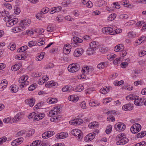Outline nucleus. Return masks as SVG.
Segmentation results:
<instances>
[{"mask_svg": "<svg viewBox=\"0 0 146 146\" xmlns=\"http://www.w3.org/2000/svg\"><path fill=\"white\" fill-rule=\"evenodd\" d=\"M74 44L73 43H71V45H68V46L69 47L68 48H63V52L64 53L66 54H68L70 52V51L71 50V46H75V45H74Z\"/></svg>", "mask_w": 146, "mask_h": 146, "instance_id": "obj_20", "label": "nucleus"}, {"mask_svg": "<svg viewBox=\"0 0 146 146\" xmlns=\"http://www.w3.org/2000/svg\"><path fill=\"white\" fill-rule=\"evenodd\" d=\"M60 108L58 106L54 107L53 109L50 111L48 115L50 117H55L59 113Z\"/></svg>", "mask_w": 146, "mask_h": 146, "instance_id": "obj_3", "label": "nucleus"}, {"mask_svg": "<svg viewBox=\"0 0 146 146\" xmlns=\"http://www.w3.org/2000/svg\"><path fill=\"white\" fill-rule=\"evenodd\" d=\"M19 27H16L13 28L12 29L13 31L15 33H16L20 32L21 31L23 30L22 28Z\"/></svg>", "mask_w": 146, "mask_h": 146, "instance_id": "obj_32", "label": "nucleus"}, {"mask_svg": "<svg viewBox=\"0 0 146 146\" xmlns=\"http://www.w3.org/2000/svg\"><path fill=\"white\" fill-rule=\"evenodd\" d=\"M95 50L91 48H88L87 50V53L89 55H91L93 54Z\"/></svg>", "mask_w": 146, "mask_h": 146, "instance_id": "obj_46", "label": "nucleus"}, {"mask_svg": "<svg viewBox=\"0 0 146 146\" xmlns=\"http://www.w3.org/2000/svg\"><path fill=\"white\" fill-rule=\"evenodd\" d=\"M84 88V87L82 85H79L76 87L75 90L76 92H81L83 90Z\"/></svg>", "mask_w": 146, "mask_h": 146, "instance_id": "obj_30", "label": "nucleus"}, {"mask_svg": "<svg viewBox=\"0 0 146 146\" xmlns=\"http://www.w3.org/2000/svg\"><path fill=\"white\" fill-rule=\"evenodd\" d=\"M18 88L16 87L15 85H13L10 87V89L12 91V92L15 93L18 91Z\"/></svg>", "mask_w": 146, "mask_h": 146, "instance_id": "obj_31", "label": "nucleus"}, {"mask_svg": "<svg viewBox=\"0 0 146 146\" xmlns=\"http://www.w3.org/2000/svg\"><path fill=\"white\" fill-rule=\"evenodd\" d=\"M23 82H24V81L27 80L28 78V76L27 75H25L21 77Z\"/></svg>", "mask_w": 146, "mask_h": 146, "instance_id": "obj_57", "label": "nucleus"}, {"mask_svg": "<svg viewBox=\"0 0 146 146\" xmlns=\"http://www.w3.org/2000/svg\"><path fill=\"white\" fill-rule=\"evenodd\" d=\"M18 21V19L17 18H12L9 21L7 22L6 26L10 27L16 24Z\"/></svg>", "mask_w": 146, "mask_h": 146, "instance_id": "obj_8", "label": "nucleus"}, {"mask_svg": "<svg viewBox=\"0 0 146 146\" xmlns=\"http://www.w3.org/2000/svg\"><path fill=\"white\" fill-rule=\"evenodd\" d=\"M27 46H23L21 47L17 50V52H22L25 51L27 49Z\"/></svg>", "mask_w": 146, "mask_h": 146, "instance_id": "obj_39", "label": "nucleus"}, {"mask_svg": "<svg viewBox=\"0 0 146 146\" xmlns=\"http://www.w3.org/2000/svg\"><path fill=\"white\" fill-rule=\"evenodd\" d=\"M8 48L10 49L11 50H13L16 48V45L15 44H13L11 45L8 46Z\"/></svg>", "mask_w": 146, "mask_h": 146, "instance_id": "obj_52", "label": "nucleus"}, {"mask_svg": "<svg viewBox=\"0 0 146 146\" xmlns=\"http://www.w3.org/2000/svg\"><path fill=\"white\" fill-rule=\"evenodd\" d=\"M86 5V6L88 8H91L93 5L91 1H89Z\"/></svg>", "mask_w": 146, "mask_h": 146, "instance_id": "obj_64", "label": "nucleus"}, {"mask_svg": "<svg viewBox=\"0 0 146 146\" xmlns=\"http://www.w3.org/2000/svg\"><path fill=\"white\" fill-rule=\"evenodd\" d=\"M113 29L110 27H105L103 28L102 29V32L104 33L111 34V35L113 32Z\"/></svg>", "mask_w": 146, "mask_h": 146, "instance_id": "obj_11", "label": "nucleus"}, {"mask_svg": "<svg viewBox=\"0 0 146 146\" xmlns=\"http://www.w3.org/2000/svg\"><path fill=\"white\" fill-rule=\"evenodd\" d=\"M37 85L36 84H34L30 86L28 88L30 91H32L34 90L36 87Z\"/></svg>", "mask_w": 146, "mask_h": 146, "instance_id": "obj_42", "label": "nucleus"}, {"mask_svg": "<svg viewBox=\"0 0 146 146\" xmlns=\"http://www.w3.org/2000/svg\"><path fill=\"white\" fill-rule=\"evenodd\" d=\"M136 96H134L132 94H130L126 97V99L128 100H135Z\"/></svg>", "mask_w": 146, "mask_h": 146, "instance_id": "obj_33", "label": "nucleus"}, {"mask_svg": "<svg viewBox=\"0 0 146 146\" xmlns=\"http://www.w3.org/2000/svg\"><path fill=\"white\" fill-rule=\"evenodd\" d=\"M29 84V82L27 80H26L24 81V82H23V84H21L20 86V87L21 88H23L25 86H26L28 85Z\"/></svg>", "mask_w": 146, "mask_h": 146, "instance_id": "obj_53", "label": "nucleus"}, {"mask_svg": "<svg viewBox=\"0 0 146 146\" xmlns=\"http://www.w3.org/2000/svg\"><path fill=\"white\" fill-rule=\"evenodd\" d=\"M112 129V127L111 125H110L107 127L106 130V132L107 134H108L111 133Z\"/></svg>", "mask_w": 146, "mask_h": 146, "instance_id": "obj_41", "label": "nucleus"}, {"mask_svg": "<svg viewBox=\"0 0 146 146\" xmlns=\"http://www.w3.org/2000/svg\"><path fill=\"white\" fill-rule=\"evenodd\" d=\"M72 87L71 86H66L62 88V91L63 92H66L67 91H70L72 89Z\"/></svg>", "mask_w": 146, "mask_h": 146, "instance_id": "obj_28", "label": "nucleus"}, {"mask_svg": "<svg viewBox=\"0 0 146 146\" xmlns=\"http://www.w3.org/2000/svg\"><path fill=\"white\" fill-rule=\"evenodd\" d=\"M7 139V137L5 136H4L2 138H0V144H1L5 142L6 141Z\"/></svg>", "mask_w": 146, "mask_h": 146, "instance_id": "obj_51", "label": "nucleus"}, {"mask_svg": "<svg viewBox=\"0 0 146 146\" xmlns=\"http://www.w3.org/2000/svg\"><path fill=\"white\" fill-rule=\"evenodd\" d=\"M128 141L127 138L123 137L120 140L116 142V144L117 145H124L127 143Z\"/></svg>", "mask_w": 146, "mask_h": 146, "instance_id": "obj_12", "label": "nucleus"}, {"mask_svg": "<svg viewBox=\"0 0 146 146\" xmlns=\"http://www.w3.org/2000/svg\"><path fill=\"white\" fill-rule=\"evenodd\" d=\"M49 9L47 7H46L45 8H43L41 10V13H43L45 14L47 13L49 11Z\"/></svg>", "mask_w": 146, "mask_h": 146, "instance_id": "obj_60", "label": "nucleus"}, {"mask_svg": "<svg viewBox=\"0 0 146 146\" xmlns=\"http://www.w3.org/2000/svg\"><path fill=\"white\" fill-rule=\"evenodd\" d=\"M42 75V73L40 72H37L33 74V76L34 77H37L40 76Z\"/></svg>", "mask_w": 146, "mask_h": 146, "instance_id": "obj_54", "label": "nucleus"}, {"mask_svg": "<svg viewBox=\"0 0 146 146\" xmlns=\"http://www.w3.org/2000/svg\"><path fill=\"white\" fill-rule=\"evenodd\" d=\"M116 17V14L115 13L111 14L108 17V20L109 21H112L115 19Z\"/></svg>", "mask_w": 146, "mask_h": 146, "instance_id": "obj_35", "label": "nucleus"}, {"mask_svg": "<svg viewBox=\"0 0 146 146\" xmlns=\"http://www.w3.org/2000/svg\"><path fill=\"white\" fill-rule=\"evenodd\" d=\"M48 103L50 104H54L57 102V99L55 98H51L50 99H48Z\"/></svg>", "mask_w": 146, "mask_h": 146, "instance_id": "obj_36", "label": "nucleus"}, {"mask_svg": "<svg viewBox=\"0 0 146 146\" xmlns=\"http://www.w3.org/2000/svg\"><path fill=\"white\" fill-rule=\"evenodd\" d=\"M35 132L34 129H32L31 130L29 131L28 133L27 134V136L29 137L31 136Z\"/></svg>", "mask_w": 146, "mask_h": 146, "instance_id": "obj_45", "label": "nucleus"}, {"mask_svg": "<svg viewBox=\"0 0 146 146\" xmlns=\"http://www.w3.org/2000/svg\"><path fill=\"white\" fill-rule=\"evenodd\" d=\"M88 135H89V137L90 141L93 140L95 137V135H94L93 133H90L88 134Z\"/></svg>", "mask_w": 146, "mask_h": 146, "instance_id": "obj_58", "label": "nucleus"}, {"mask_svg": "<svg viewBox=\"0 0 146 146\" xmlns=\"http://www.w3.org/2000/svg\"><path fill=\"white\" fill-rule=\"evenodd\" d=\"M144 98H139V96H135V99L134 101V103L136 105L140 106H142L144 101Z\"/></svg>", "mask_w": 146, "mask_h": 146, "instance_id": "obj_7", "label": "nucleus"}, {"mask_svg": "<svg viewBox=\"0 0 146 146\" xmlns=\"http://www.w3.org/2000/svg\"><path fill=\"white\" fill-rule=\"evenodd\" d=\"M133 109L130 103H128L122 106V109L125 111H129Z\"/></svg>", "mask_w": 146, "mask_h": 146, "instance_id": "obj_15", "label": "nucleus"}, {"mask_svg": "<svg viewBox=\"0 0 146 146\" xmlns=\"http://www.w3.org/2000/svg\"><path fill=\"white\" fill-rule=\"evenodd\" d=\"M13 18V17L11 16L10 15L8 16H6L3 19V20L5 22H7L9 20H10L11 19Z\"/></svg>", "mask_w": 146, "mask_h": 146, "instance_id": "obj_55", "label": "nucleus"}, {"mask_svg": "<svg viewBox=\"0 0 146 146\" xmlns=\"http://www.w3.org/2000/svg\"><path fill=\"white\" fill-rule=\"evenodd\" d=\"M100 91L102 94H105L107 93L109 91V90L107 87L105 86L103 88L101 89Z\"/></svg>", "mask_w": 146, "mask_h": 146, "instance_id": "obj_25", "label": "nucleus"}, {"mask_svg": "<svg viewBox=\"0 0 146 146\" xmlns=\"http://www.w3.org/2000/svg\"><path fill=\"white\" fill-rule=\"evenodd\" d=\"M46 133L47 135H48V138L51 137V136L54 135L55 133L54 131H48L46 132Z\"/></svg>", "mask_w": 146, "mask_h": 146, "instance_id": "obj_48", "label": "nucleus"}, {"mask_svg": "<svg viewBox=\"0 0 146 146\" xmlns=\"http://www.w3.org/2000/svg\"><path fill=\"white\" fill-rule=\"evenodd\" d=\"M71 133L74 136H78V139H82L83 133L80 130L77 129H74L72 130Z\"/></svg>", "mask_w": 146, "mask_h": 146, "instance_id": "obj_6", "label": "nucleus"}, {"mask_svg": "<svg viewBox=\"0 0 146 146\" xmlns=\"http://www.w3.org/2000/svg\"><path fill=\"white\" fill-rule=\"evenodd\" d=\"M19 66L17 64H15L14 65L12 66L11 68V70L13 71H15L19 70Z\"/></svg>", "mask_w": 146, "mask_h": 146, "instance_id": "obj_37", "label": "nucleus"}, {"mask_svg": "<svg viewBox=\"0 0 146 146\" xmlns=\"http://www.w3.org/2000/svg\"><path fill=\"white\" fill-rule=\"evenodd\" d=\"M115 128L116 131H124L125 129V125L121 122H118L115 125Z\"/></svg>", "mask_w": 146, "mask_h": 146, "instance_id": "obj_4", "label": "nucleus"}, {"mask_svg": "<svg viewBox=\"0 0 146 146\" xmlns=\"http://www.w3.org/2000/svg\"><path fill=\"white\" fill-rule=\"evenodd\" d=\"M128 63L127 62H123L121 64V67L123 68H125L128 66Z\"/></svg>", "mask_w": 146, "mask_h": 146, "instance_id": "obj_59", "label": "nucleus"}, {"mask_svg": "<svg viewBox=\"0 0 146 146\" xmlns=\"http://www.w3.org/2000/svg\"><path fill=\"white\" fill-rule=\"evenodd\" d=\"M117 113L115 110L108 111L107 112V114H110L109 119H115L114 117L116 115Z\"/></svg>", "mask_w": 146, "mask_h": 146, "instance_id": "obj_19", "label": "nucleus"}, {"mask_svg": "<svg viewBox=\"0 0 146 146\" xmlns=\"http://www.w3.org/2000/svg\"><path fill=\"white\" fill-rule=\"evenodd\" d=\"M7 84V82L6 80H2L0 84V91H2L6 88Z\"/></svg>", "mask_w": 146, "mask_h": 146, "instance_id": "obj_14", "label": "nucleus"}, {"mask_svg": "<svg viewBox=\"0 0 146 146\" xmlns=\"http://www.w3.org/2000/svg\"><path fill=\"white\" fill-rule=\"evenodd\" d=\"M80 69V66L78 64H72L70 65L68 69L70 72H74L78 71Z\"/></svg>", "mask_w": 146, "mask_h": 146, "instance_id": "obj_1", "label": "nucleus"}, {"mask_svg": "<svg viewBox=\"0 0 146 146\" xmlns=\"http://www.w3.org/2000/svg\"><path fill=\"white\" fill-rule=\"evenodd\" d=\"M73 40L75 42L76 45L78 43H82L83 42V40L82 39L79 38L77 37H74L73 38Z\"/></svg>", "mask_w": 146, "mask_h": 146, "instance_id": "obj_23", "label": "nucleus"}, {"mask_svg": "<svg viewBox=\"0 0 146 146\" xmlns=\"http://www.w3.org/2000/svg\"><path fill=\"white\" fill-rule=\"evenodd\" d=\"M23 141V138L20 137L14 140L11 143V145L13 146H16L21 143Z\"/></svg>", "mask_w": 146, "mask_h": 146, "instance_id": "obj_9", "label": "nucleus"}, {"mask_svg": "<svg viewBox=\"0 0 146 146\" xmlns=\"http://www.w3.org/2000/svg\"><path fill=\"white\" fill-rule=\"evenodd\" d=\"M122 32L121 29H117L114 30V31H113V32L111 35H113L121 33Z\"/></svg>", "mask_w": 146, "mask_h": 146, "instance_id": "obj_47", "label": "nucleus"}, {"mask_svg": "<svg viewBox=\"0 0 146 146\" xmlns=\"http://www.w3.org/2000/svg\"><path fill=\"white\" fill-rule=\"evenodd\" d=\"M120 60V58H116L113 61V64H117L118 63H119Z\"/></svg>", "mask_w": 146, "mask_h": 146, "instance_id": "obj_61", "label": "nucleus"}, {"mask_svg": "<svg viewBox=\"0 0 146 146\" xmlns=\"http://www.w3.org/2000/svg\"><path fill=\"white\" fill-rule=\"evenodd\" d=\"M45 115L43 113H37V118H39V119H43L44 116Z\"/></svg>", "mask_w": 146, "mask_h": 146, "instance_id": "obj_49", "label": "nucleus"}, {"mask_svg": "<svg viewBox=\"0 0 146 146\" xmlns=\"http://www.w3.org/2000/svg\"><path fill=\"white\" fill-rule=\"evenodd\" d=\"M123 49V46L122 45L120 44L115 46L114 49L115 51L117 52L120 50L121 51Z\"/></svg>", "mask_w": 146, "mask_h": 146, "instance_id": "obj_22", "label": "nucleus"}, {"mask_svg": "<svg viewBox=\"0 0 146 146\" xmlns=\"http://www.w3.org/2000/svg\"><path fill=\"white\" fill-rule=\"evenodd\" d=\"M107 66V63L106 62H102L99 64L97 67L99 69H103L105 67Z\"/></svg>", "mask_w": 146, "mask_h": 146, "instance_id": "obj_24", "label": "nucleus"}, {"mask_svg": "<svg viewBox=\"0 0 146 146\" xmlns=\"http://www.w3.org/2000/svg\"><path fill=\"white\" fill-rule=\"evenodd\" d=\"M24 117V115L23 113H19L16 115L15 119H21Z\"/></svg>", "mask_w": 146, "mask_h": 146, "instance_id": "obj_34", "label": "nucleus"}, {"mask_svg": "<svg viewBox=\"0 0 146 146\" xmlns=\"http://www.w3.org/2000/svg\"><path fill=\"white\" fill-rule=\"evenodd\" d=\"M41 142L40 140H37L33 141L30 145V146H37L39 145Z\"/></svg>", "mask_w": 146, "mask_h": 146, "instance_id": "obj_26", "label": "nucleus"}, {"mask_svg": "<svg viewBox=\"0 0 146 146\" xmlns=\"http://www.w3.org/2000/svg\"><path fill=\"white\" fill-rule=\"evenodd\" d=\"M124 82L123 80H121L119 81H115L113 83V84L114 85L118 86L123 84Z\"/></svg>", "mask_w": 146, "mask_h": 146, "instance_id": "obj_38", "label": "nucleus"}, {"mask_svg": "<svg viewBox=\"0 0 146 146\" xmlns=\"http://www.w3.org/2000/svg\"><path fill=\"white\" fill-rule=\"evenodd\" d=\"M119 19H127L128 17V16L126 14H121L119 16Z\"/></svg>", "mask_w": 146, "mask_h": 146, "instance_id": "obj_43", "label": "nucleus"}, {"mask_svg": "<svg viewBox=\"0 0 146 146\" xmlns=\"http://www.w3.org/2000/svg\"><path fill=\"white\" fill-rule=\"evenodd\" d=\"M68 134L67 133L64 132H62L58 133L56 136V137L57 139H60L65 138L68 136Z\"/></svg>", "mask_w": 146, "mask_h": 146, "instance_id": "obj_16", "label": "nucleus"}, {"mask_svg": "<svg viewBox=\"0 0 146 146\" xmlns=\"http://www.w3.org/2000/svg\"><path fill=\"white\" fill-rule=\"evenodd\" d=\"M111 100V98H105L103 100V103H104L107 104L110 102Z\"/></svg>", "mask_w": 146, "mask_h": 146, "instance_id": "obj_62", "label": "nucleus"}, {"mask_svg": "<svg viewBox=\"0 0 146 146\" xmlns=\"http://www.w3.org/2000/svg\"><path fill=\"white\" fill-rule=\"evenodd\" d=\"M26 132L24 130H21L19 131L16 134V137H18L24 135Z\"/></svg>", "mask_w": 146, "mask_h": 146, "instance_id": "obj_40", "label": "nucleus"}, {"mask_svg": "<svg viewBox=\"0 0 146 146\" xmlns=\"http://www.w3.org/2000/svg\"><path fill=\"white\" fill-rule=\"evenodd\" d=\"M55 83H53L52 81H50L47 82L45 84V86L46 87H51L55 86Z\"/></svg>", "mask_w": 146, "mask_h": 146, "instance_id": "obj_29", "label": "nucleus"}, {"mask_svg": "<svg viewBox=\"0 0 146 146\" xmlns=\"http://www.w3.org/2000/svg\"><path fill=\"white\" fill-rule=\"evenodd\" d=\"M83 122L82 119H73L69 121L70 124L74 125H79Z\"/></svg>", "mask_w": 146, "mask_h": 146, "instance_id": "obj_10", "label": "nucleus"}, {"mask_svg": "<svg viewBox=\"0 0 146 146\" xmlns=\"http://www.w3.org/2000/svg\"><path fill=\"white\" fill-rule=\"evenodd\" d=\"M79 98L76 95H72L70 96L69 100L74 102H76L78 100Z\"/></svg>", "mask_w": 146, "mask_h": 146, "instance_id": "obj_21", "label": "nucleus"}, {"mask_svg": "<svg viewBox=\"0 0 146 146\" xmlns=\"http://www.w3.org/2000/svg\"><path fill=\"white\" fill-rule=\"evenodd\" d=\"M31 23V21L29 19H27L21 20L19 24L20 27L22 30H24L26 27L29 26Z\"/></svg>", "mask_w": 146, "mask_h": 146, "instance_id": "obj_5", "label": "nucleus"}, {"mask_svg": "<svg viewBox=\"0 0 146 146\" xmlns=\"http://www.w3.org/2000/svg\"><path fill=\"white\" fill-rule=\"evenodd\" d=\"M44 52L41 53L39 55L37 56V57L36 58V60L40 61L43 58L44 56Z\"/></svg>", "mask_w": 146, "mask_h": 146, "instance_id": "obj_44", "label": "nucleus"}, {"mask_svg": "<svg viewBox=\"0 0 146 146\" xmlns=\"http://www.w3.org/2000/svg\"><path fill=\"white\" fill-rule=\"evenodd\" d=\"M89 105L90 106L92 107H96L99 105L100 103H96L94 102H92L89 103Z\"/></svg>", "mask_w": 146, "mask_h": 146, "instance_id": "obj_50", "label": "nucleus"}, {"mask_svg": "<svg viewBox=\"0 0 146 146\" xmlns=\"http://www.w3.org/2000/svg\"><path fill=\"white\" fill-rule=\"evenodd\" d=\"M35 102L34 99L33 98L28 99L25 101V103L29 105L30 107H32L34 104Z\"/></svg>", "mask_w": 146, "mask_h": 146, "instance_id": "obj_18", "label": "nucleus"}, {"mask_svg": "<svg viewBox=\"0 0 146 146\" xmlns=\"http://www.w3.org/2000/svg\"><path fill=\"white\" fill-rule=\"evenodd\" d=\"M36 43L35 41H30L28 43V45L29 47H31L35 46Z\"/></svg>", "mask_w": 146, "mask_h": 146, "instance_id": "obj_56", "label": "nucleus"}, {"mask_svg": "<svg viewBox=\"0 0 146 146\" xmlns=\"http://www.w3.org/2000/svg\"><path fill=\"white\" fill-rule=\"evenodd\" d=\"M53 29L50 25H48L47 28V31L48 32H51L53 31Z\"/></svg>", "mask_w": 146, "mask_h": 146, "instance_id": "obj_63", "label": "nucleus"}, {"mask_svg": "<svg viewBox=\"0 0 146 146\" xmlns=\"http://www.w3.org/2000/svg\"><path fill=\"white\" fill-rule=\"evenodd\" d=\"M37 114L35 112H32L28 115V117L29 119L33 118V119H37Z\"/></svg>", "mask_w": 146, "mask_h": 146, "instance_id": "obj_27", "label": "nucleus"}, {"mask_svg": "<svg viewBox=\"0 0 146 146\" xmlns=\"http://www.w3.org/2000/svg\"><path fill=\"white\" fill-rule=\"evenodd\" d=\"M141 129V125L138 123H135L131 127L130 130L133 133H136L139 132Z\"/></svg>", "mask_w": 146, "mask_h": 146, "instance_id": "obj_2", "label": "nucleus"}, {"mask_svg": "<svg viewBox=\"0 0 146 146\" xmlns=\"http://www.w3.org/2000/svg\"><path fill=\"white\" fill-rule=\"evenodd\" d=\"M90 48H93L95 50L99 47V45L98 42H97L93 41L91 42L89 44Z\"/></svg>", "mask_w": 146, "mask_h": 146, "instance_id": "obj_17", "label": "nucleus"}, {"mask_svg": "<svg viewBox=\"0 0 146 146\" xmlns=\"http://www.w3.org/2000/svg\"><path fill=\"white\" fill-rule=\"evenodd\" d=\"M83 52V50L82 48L77 49L74 51V55L75 56H80Z\"/></svg>", "mask_w": 146, "mask_h": 146, "instance_id": "obj_13", "label": "nucleus"}]
</instances>
